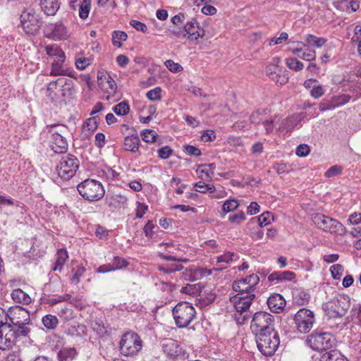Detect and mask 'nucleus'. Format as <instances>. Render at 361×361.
I'll use <instances>...</instances> for the list:
<instances>
[{
    "instance_id": "e2e57ef3",
    "label": "nucleus",
    "mask_w": 361,
    "mask_h": 361,
    "mask_svg": "<svg viewBox=\"0 0 361 361\" xmlns=\"http://www.w3.org/2000/svg\"><path fill=\"white\" fill-rule=\"evenodd\" d=\"M350 99V97L348 94H342L340 96H338L336 97H334L333 99V102L334 103V105H336L337 106L344 105L346 103H348Z\"/></svg>"
},
{
    "instance_id": "2f4dec72",
    "label": "nucleus",
    "mask_w": 361,
    "mask_h": 361,
    "mask_svg": "<svg viewBox=\"0 0 361 361\" xmlns=\"http://www.w3.org/2000/svg\"><path fill=\"white\" fill-rule=\"evenodd\" d=\"M298 44L302 45L304 47V51H302L301 55H298V57L307 61H312L316 59V51L314 49H310L307 44L301 42H298Z\"/></svg>"
},
{
    "instance_id": "7ed1b4c3",
    "label": "nucleus",
    "mask_w": 361,
    "mask_h": 361,
    "mask_svg": "<svg viewBox=\"0 0 361 361\" xmlns=\"http://www.w3.org/2000/svg\"><path fill=\"white\" fill-rule=\"evenodd\" d=\"M74 93L73 81L65 78L50 82L47 88V96L55 102L72 97Z\"/></svg>"
},
{
    "instance_id": "a18cd8bd",
    "label": "nucleus",
    "mask_w": 361,
    "mask_h": 361,
    "mask_svg": "<svg viewBox=\"0 0 361 361\" xmlns=\"http://www.w3.org/2000/svg\"><path fill=\"white\" fill-rule=\"evenodd\" d=\"M352 321L356 325L361 326V305L353 306L350 311Z\"/></svg>"
},
{
    "instance_id": "72a5a7b5",
    "label": "nucleus",
    "mask_w": 361,
    "mask_h": 361,
    "mask_svg": "<svg viewBox=\"0 0 361 361\" xmlns=\"http://www.w3.org/2000/svg\"><path fill=\"white\" fill-rule=\"evenodd\" d=\"M307 44L313 46L316 48L322 47L326 42V39L324 37H317L313 35H307L305 39Z\"/></svg>"
},
{
    "instance_id": "1a4fd4ad",
    "label": "nucleus",
    "mask_w": 361,
    "mask_h": 361,
    "mask_svg": "<svg viewBox=\"0 0 361 361\" xmlns=\"http://www.w3.org/2000/svg\"><path fill=\"white\" fill-rule=\"evenodd\" d=\"M20 25L25 33L35 35L39 30L42 21L33 8L25 9L20 16Z\"/></svg>"
},
{
    "instance_id": "4c0bfd02",
    "label": "nucleus",
    "mask_w": 361,
    "mask_h": 361,
    "mask_svg": "<svg viewBox=\"0 0 361 361\" xmlns=\"http://www.w3.org/2000/svg\"><path fill=\"white\" fill-rule=\"evenodd\" d=\"M280 121V118L275 116L273 118H270L269 119H265L262 122V125L264 127L265 131L267 134H270L273 132L274 128Z\"/></svg>"
},
{
    "instance_id": "774afa93",
    "label": "nucleus",
    "mask_w": 361,
    "mask_h": 361,
    "mask_svg": "<svg viewBox=\"0 0 361 361\" xmlns=\"http://www.w3.org/2000/svg\"><path fill=\"white\" fill-rule=\"evenodd\" d=\"M310 148L307 145L302 144L298 146L296 148L295 154L298 157H306L309 154Z\"/></svg>"
},
{
    "instance_id": "4468645a",
    "label": "nucleus",
    "mask_w": 361,
    "mask_h": 361,
    "mask_svg": "<svg viewBox=\"0 0 361 361\" xmlns=\"http://www.w3.org/2000/svg\"><path fill=\"white\" fill-rule=\"evenodd\" d=\"M274 317L267 312H257L255 313L251 322L250 328L257 335L259 333L274 330Z\"/></svg>"
},
{
    "instance_id": "864d4df0",
    "label": "nucleus",
    "mask_w": 361,
    "mask_h": 361,
    "mask_svg": "<svg viewBox=\"0 0 361 361\" xmlns=\"http://www.w3.org/2000/svg\"><path fill=\"white\" fill-rule=\"evenodd\" d=\"M147 97L151 101H158L161 99V89L159 87L148 91L146 94Z\"/></svg>"
},
{
    "instance_id": "6e6552de",
    "label": "nucleus",
    "mask_w": 361,
    "mask_h": 361,
    "mask_svg": "<svg viewBox=\"0 0 361 361\" xmlns=\"http://www.w3.org/2000/svg\"><path fill=\"white\" fill-rule=\"evenodd\" d=\"M173 316L176 326L179 328H185L194 320L196 311L189 302H180L173 307Z\"/></svg>"
},
{
    "instance_id": "a211bd4d",
    "label": "nucleus",
    "mask_w": 361,
    "mask_h": 361,
    "mask_svg": "<svg viewBox=\"0 0 361 361\" xmlns=\"http://www.w3.org/2000/svg\"><path fill=\"white\" fill-rule=\"evenodd\" d=\"M97 80L99 87L107 94L105 99L110 101L115 96L117 90L114 80L106 73L98 72Z\"/></svg>"
},
{
    "instance_id": "de8ad7c7",
    "label": "nucleus",
    "mask_w": 361,
    "mask_h": 361,
    "mask_svg": "<svg viewBox=\"0 0 361 361\" xmlns=\"http://www.w3.org/2000/svg\"><path fill=\"white\" fill-rule=\"evenodd\" d=\"M325 325L332 331L337 330L341 327V319H337L336 317H326Z\"/></svg>"
},
{
    "instance_id": "cd10ccee",
    "label": "nucleus",
    "mask_w": 361,
    "mask_h": 361,
    "mask_svg": "<svg viewBox=\"0 0 361 361\" xmlns=\"http://www.w3.org/2000/svg\"><path fill=\"white\" fill-rule=\"evenodd\" d=\"M68 258V252L65 249H59L56 253V259L52 270L54 271H61L63 267Z\"/></svg>"
},
{
    "instance_id": "49530a36",
    "label": "nucleus",
    "mask_w": 361,
    "mask_h": 361,
    "mask_svg": "<svg viewBox=\"0 0 361 361\" xmlns=\"http://www.w3.org/2000/svg\"><path fill=\"white\" fill-rule=\"evenodd\" d=\"M111 264V268L113 269V271H115V270L121 269L122 268L127 267L128 266L129 263L124 258L116 256V257H114V258L112 261V264Z\"/></svg>"
},
{
    "instance_id": "393cba45",
    "label": "nucleus",
    "mask_w": 361,
    "mask_h": 361,
    "mask_svg": "<svg viewBox=\"0 0 361 361\" xmlns=\"http://www.w3.org/2000/svg\"><path fill=\"white\" fill-rule=\"evenodd\" d=\"M140 140L137 134L128 135L124 139V148L126 150L136 152L138 151Z\"/></svg>"
},
{
    "instance_id": "8fccbe9b",
    "label": "nucleus",
    "mask_w": 361,
    "mask_h": 361,
    "mask_svg": "<svg viewBox=\"0 0 361 361\" xmlns=\"http://www.w3.org/2000/svg\"><path fill=\"white\" fill-rule=\"evenodd\" d=\"M59 315L64 321L68 322L75 317V314L72 309L64 307L59 312Z\"/></svg>"
},
{
    "instance_id": "c85d7f7f",
    "label": "nucleus",
    "mask_w": 361,
    "mask_h": 361,
    "mask_svg": "<svg viewBox=\"0 0 361 361\" xmlns=\"http://www.w3.org/2000/svg\"><path fill=\"white\" fill-rule=\"evenodd\" d=\"M77 355L74 348H64L61 349L57 355L59 361H72Z\"/></svg>"
},
{
    "instance_id": "79ce46f5",
    "label": "nucleus",
    "mask_w": 361,
    "mask_h": 361,
    "mask_svg": "<svg viewBox=\"0 0 361 361\" xmlns=\"http://www.w3.org/2000/svg\"><path fill=\"white\" fill-rule=\"evenodd\" d=\"M142 140L147 143H154L157 142L158 136L156 131L149 129H145L141 132Z\"/></svg>"
},
{
    "instance_id": "f704fd0d",
    "label": "nucleus",
    "mask_w": 361,
    "mask_h": 361,
    "mask_svg": "<svg viewBox=\"0 0 361 361\" xmlns=\"http://www.w3.org/2000/svg\"><path fill=\"white\" fill-rule=\"evenodd\" d=\"M42 323L47 329L54 330L59 324V319L54 315L47 314L42 317Z\"/></svg>"
},
{
    "instance_id": "39448f33",
    "label": "nucleus",
    "mask_w": 361,
    "mask_h": 361,
    "mask_svg": "<svg viewBox=\"0 0 361 361\" xmlns=\"http://www.w3.org/2000/svg\"><path fill=\"white\" fill-rule=\"evenodd\" d=\"M77 189L80 195L86 200L90 202L98 201L105 193L102 183L94 179H86L78 184Z\"/></svg>"
},
{
    "instance_id": "338daca9",
    "label": "nucleus",
    "mask_w": 361,
    "mask_h": 361,
    "mask_svg": "<svg viewBox=\"0 0 361 361\" xmlns=\"http://www.w3.org/2000/svg\"><path fill=\"white\" fill-rule=\"evenodd\" d=\"M342 171V168L341 166L338 165H334L329 168L326 172H325V176L327 178H331L336 176L338 174H340Z\"/></svg>"
},
{
    "instance_id": "20e7f679",
    "label": "nucleus",
    "mask_w": 361,
    "mask_h": 361,
    "mask_svg": "<svg viewBox=\"0 0 361 361\" xmlns=\"http://www.w3.org/2000/svg\"><path fill=\"white\" fill-rule=\"evenodd\" d=\"M255 298V294L234 295L231 298V301L233 303L236 310L234 317L238 324H243L250 318L251 313L249 309Z\"/></svg>"
},
{
    "instance_id": "a19ab883",
    "label": "nucleus",
    "mask_w": 361,
    "mask_h": 361,
    "mask_svg": "<svg viewBox=\"0 0 361 361\" xmlns=\"http://www.w3.org/2000/svg\"><path fill=\"white\" fill-rule=\"evenodd\" d=\"M45 51L47 55L49 56H56L57 59L64 57V52L57 45L52 44L48 45L45 47Z\"/></svg>"
},
{
    "instance_id": "0eeeda50",
    "label": "nucleus",
    "mask_w": 361,
    "mask_h": 361,
    "mask_svg": "<svg viewBox=\"0 0 361 361\" xmlns=\"http://www.w3.org/2000/svg\"><path fill=\"white\" fill-rule=\"evenodd\" d=\"M142 348V341L140 336L131 331L125 333L120 341L121 354L126 357L137 355Z\"/></svg>"
},
{
    "instance_id": "9b49d317",
    "label": "nucleus",
    "mask_w": 361,
    "mask_h": 361,
    "mask_svg": "<svg viewBox=\"0 0 361 361\" xmlns=\"http://www.w3.org/2000/svg\"><path fill=\"white\" fill-rule=\"evenodd\" d=\"M312 221L318 228L324 232L341 234L344 231V227L341 222L320 213L313 214Z\"/></svg>"
},
{
    "instance_id": "603ef678",
    "label": "nucleus",
    "mask_w": 361,
    "mask_h": 361,
    "mask_svg": "<svg viewBox=\"0 0 361 361\" xmlns=\"http://www.w3.org/2000/svg\"><path fill=\"white\" fill-rule=\"evenodd\" d=\"M99 121V117L97 116L87 118L84 124V127H86L88 130L94 131L98 127Z\"/></svg>"
},
{
    "instance_id": "f03ea898",
    "label": "nucleus",
    "mask_w": 361,
    "mask_h": 361,
    "mask_svg": "<svg viewBox=\"0 0 361 361\" xmlns=\"http://www.w3.org/2000/svg\"><path fill=\"white\" fill-rule=\"evenodd\" d=\"M47 133L50 135L49 145L51 149L56 153H64L68 149L66 137L69 134L68 128L63 124L55 123L46 126Z\"/></svg>"
},
{
    "instance_id": "2eb2a0df",
    "label": "nucleus",
    "mask_w": 361,
    "mask_h": 361,
    "mask_svg": "<svg viewBox=\"0 0 361 361\" xmlns=\"http://www.w3.org/2000/svg\"><path fill=\"white\" fill-rule=\"evenodd\" d=\"M294 322L298 332L307 334L312 329L315 322L314 314L311 310L302 308L295 314Z\"/></svg>"
},
{
    "instance_id": "ddd939ff",
    "label": "nucleus",
    "mask_w": 361,
    "mask_h": 361,
    "mask_svg": "<svg viewBox=\"0 0 361 361\" xmlns=\"http://www.w3.org/2000/svg\"><path fill=\"white\" fill-rule=\"evenodd\" d=\"M334 337L330 333L314 332L307 336L306 343L314 350H325L334 344Z\"/></svg>"
},
{
    "instance_id": "c756f323",
    "label": "nucleus",
    "mask_w": 361,
    "mask_h": 361,
    "mask_svg": "<svg viewBox=\"0 0 361 361\" xmlns=\"http://www.w3.org/2000/svg\"><path fill=\"white\" fill-rule=\"evenodd\" d=\"M320 361H348V360L338 350H331L324 353Z\"/></svg>"
},
{
    "instance_id": "052dcab7",
    "label": "nucleus",
    "mask_w": 361,
    "mask_h": 361,
    "mask_svg": "<svg viewBox=\"0 0 361 361\" xmlns=\"http://www.w3.org/2000/svg\"><path fill=\"white\" fill-rule=\"evenodd\" d=\"M272 219L271 214L270 212H264L258 217V223L260 226L268 225L271 223Z\"/></svg>"
},
{
    "instance_id": "5fc2aeb1",
    "label": "nucleus",
    "mask_w": 361,
    "mask_h": 361,
    "mask_svg": "<svg viewBox=\"0 0 361 361\" xmlns=\"http://www.w3.org/2000/svg\"><path fill=\"white\" fill-rule=\"evenodd\" d=\"M288 38V35L287 32H283L280 34L279 37H272L270 39L269 44V46H275L276 44H282L283 42L287 40Z\"/></svg>"
},
{
    "instance_id": "9d476101",
    "label": "nucleus",
    "mask_w": 361,
    "mask_h": 361,
    "mask_svg": "<svg viewBox=\"0 0 361 361\" xmlns=\"http://www.w3.org/2000/svg\"><path fill=\"white\" fill-rule=\"evenodd\" d=\"M23 337L11 324L0 319V349L9 350L16 345L18 338Z\"/></svg>"
},
{
    "instance_id": "a878e982",
    "label": "nucleus",
    "mask_w": 361,
    "mask_h": 361,
    "mask_svg": "<svg viewBox=\"0 0 361 361\" xmlns=\"http://www.w3.org/2000/svg\"><path fill=\"white\" fill-rule=\"evenodd\" d=\"M11 298L15 302L23 305H28L32 302L30 296L20 288L14 289L11 293Z\"/></svg>"
},
{
    "instance_id": "dca6fc26",
    "label": "nucleus",
    "mask_w": 361,
    "mask_h": 361,
    "mask_svg": "<svg viewBox=\"0 0 361 361\" xmlns=\"http://www.w3.org/2000/svg\"><path fill=\"white\" fill-rule=\"evenodd\" d=\"M259 282V276L256 274H251L245 279L234 281L233 283V289L237 293L235 295L254 294L253 291Z\"/></svg>"
},
{
    "instance_id": "5701e85b",
    "label": "nucleus",
    "mask_w": 361,
    "mask_h": 361,
    "mask_svg": "<svg viewBox=\"0 0 361 361\" xmlns=\"http://www.w3.org/2000/svg\"><path fill=\"white\" fill-rule=\"evenodd\" d=\"M65 56L57 59L52 63L50 75H71V71L63 66Z\"/></svg>"
},
{
    "instance_id": "37998d69",
    "label": "nucleus",
    "mask_w": 361,
    "mask_h": 361,
    "mask_svg": "<svg viewBox=\"0 0 361 361\" xmlns=\"http://www.w3.org/2000/svg\"><path fill=\"white\" fill-rule=\"evenodd\" d=\"M114 112L118 116H125L129 113L130 107L126 102H121L113 107Z\"/></svg>"
},
{
    "instance_id": "f3484780",
    "label": "nucleus",
    "mask_w": 361,
    "mask_h": 361,
    "mask_svg": "<svg viewBox=\"0 0 361 361\" xmlns=\"http://www.w3.org/2000/svg\"><path fill=\"white\" fill-rule=\"evenodd\" d=\"M162 349L167 357L171 360H183L185 358V353L178 341L172 338H166L163 341Z\"/></svg>"
},
{
    "instance_id": "f8f14e48",
    "label": "nucleus",
    "mask_w": 361,
    "mask_h": 361,
    "mask_svg": "<svg viewBox=\"0 0 361 361\" xmlns=\"http://www.w3.org/2000/svg\"><path fill=\"white\" fill-rule=\"evenodd\" d=\"M78 167V159L73 155L66 154L61 157L56 171L61 178L67 180L74 176Z\"/></svg>"
},
{
    "instance_id": "6ab92c4d",
    "label": "nucleus",
    "mask_w": 361,
    "mask_h": 361,
    "mask_svg": "<svg viewBox=\"0 0 361 361\" xmlns=\"http://www.w3.org/2000/svg\"><path fill=\"white\" fill-rule=\"evenodd\" d=\"M185 32L183 37H186L190 40H197L204 36L205 32L204 29L200 27L198 23L195 20L188 22L184 26Z\"/></svg>"
},
{
    "instance_id": "13d9d810",
    "label": "nucleus",
    "mask_w": 361,
    "mask_h": 361,
    "mask_svg": "<svg viewBox=\"0 0 361 361\" xmlns=\"http://www.w3.org/2000/svg\"><path fill=\"white\" fill-rule=\"evenodd\" d=\"M165 66L173 73H178L183 71V67L179 63H175L173 61L170 59L165 62Z\"/></svg>"
},
{
    "instance_id": "09e8293b",
    "label": "nucleus",
    "mask_w": 361,
    "mask_h": 361,
    "mask_svg": "<svg viewBox=\"0 0 361 361\" xmlns=\"http://www.w3.org/2000/svg\"><path fill=\"white\" fill-rule=\"evenodd\" d=\"M286 64L290 69L295 71H300L304 67L303 63L295 58H288Z\"/></svg>"
},
{
    "instance_id": "bb28decb",
    "label": "nucleus",
    "mask_w": 361,
    "mask_h": 361,
    "mask_svg": "<svg viewBox=\"0 0 361 361\" xmlns=\"http://www.w3.org/2000/svg\"><path fill=\"white\" fill-rule=\"evenodd\" d=\"M66 333L72 337H82L86 335V326L84 324L75 323L67 327Z\"/></svg>"
},
{
    "instance_id": "69168bd1",
    "label": "nucleus",
    "mask_w": 361,
    "mask_h": 361,
    "mask_svg": "<svg viewBox=\"0 0 361 361\" xmlns=\"http://www.w3.org/2000/svg\"><path fill=\"white\" fill-rule=\"evenodd\" d=\"M263 113L261 112L260 111H255L253 112L250 117V120L251 121L252 123H254V124H259L261 122L262 123L263 121H264L265 119L263 118Z\"/></svg>"
},
{
    "instance_id": "7c9ffc66",
    "label": "nucleus",
    "mask_w": 361,
    "mask_h": 361,
    "mask_svg": "<svg viewBox=\"0 0 361 361\" xmlns=\"http://www.w3.org/2000/svg\"><path fill=\"white\" fill-rule=\"evenodd\" d=\"M42 8L47 16H54L59 8L56 1L46 0L42 3Z\"/></svg>"
},
{
    "instance_id": "c03bdc74",
    "label": "nucleus",
    "mask_w": 361,
    "mask_h": 361,
    "mask_svg": "<svg viewBox=\"0 0 361 361\" xmlns=\"http://www.w3.org/2000/svg\"><path fill=\"white\" fill-rule=\"evenodd\" d=\"M195 188H196V191L202 193H204L206 192H209V193H213L215 192L216 188L214 185L210 184H206L202 181H199L195 184Z\"/></svg>"
},
{
    "instance_id": "aec40b11",
    "label": "nucleus",
    "mask_w": 361,
    "mask_h": 361,
    "mask_svg": "<svg viewBox=\"0 0 361 361\" xmlns=\"http://www.w3.org/2000/svg\"><path fill=\"white\" fill-rule=\"evenodd\" d=\"M267 302L270 310L274 313H280L282 312L286 305L285 299L279 293L271 295L268 298Z\"/></svg>"
},
{
    "instance_id": "412c9836",
    "label": "nucleus",
    "mask_w": 361,
    "mask_h": 361,
    "mask_svg": "<svg viewBox=\"0 0 361 361\" xmlns=\"http://www.w3.org/2000/svg\"><path fill=\"white\" fill-rule=\"evenodd\" d=\"M48 30H50L48 37L54 40L66 39L68 36L66 27L61 23L50 25Z\"/></svg>"
},
{
    "instance_id": "c9c22d12",
    "label": "nucleus",
    "mask_w": 361,
    "mask_h": 361,
    "mask_svg": "<svg viewBox=\"0 0 361 361\" xmlns=\"http://www.w3.org/2000/svg\"><path fill=\"white\" fill-rule=\"evenodd\" d=\"M294 299L298 305H305L309 302L310 295L304 290H298L294 294Z\"/></svg>"
},
{
    "instance_id": "680f3d73",
    "label": "nucleus",
    "mask_w": 361,
    "mask_h": 361,
    "mask_svg": "<svg viewBox=\"0 0 361 361\" xmlns=\"http://www.w3.org/2000/svg\"><path fill=\"white\" fill-rule=\"evenodd\" d=\"M158 157L162 159L169 158L173 153L172 149L169 146H164L160 148L158 151Z\"/></svg>"
},
{
    "instance_id": "e433bc0d",
    "label": "nucleus",
    "mask_w": 361,
    "mask_h": 361,
    "mask_svg": "<svg viewBox=\"0 0 361 361\" xmlns=\"http://www.w3.org/2000/svg\"><path fill=\"white\" fill-rule=\"evenodd\" d=\"M234 257H235V255L233 252H224L222 255L216 257V263L220 264V269H224L226 267L224 264H228L233 262Z\"/></svg>"
},
{
    "instance_id": "3c124183",
    "label": "nucleus",
    "mask_w": 361,
    "mask_h": 361,
    "mask_svg": "<svg viewBox=\"0 0 361 361\" xmlns=\"http://www.w3.org/2000/svg\"><path fill=\"white\" fill-rule=\"evenodd\" d=\"M238 206L239 204L235 199L228 200L224 203L222 210L225 213L231 212L236 209Z\"/></svg>"
},
{
    "instance_id": "ea45409f",
    "label": "nucleus",
    "mask_w": 361,
    "mask_h": 361,
    "mask_svg": "<svg viewBox=\"0 0 361 361\" xmlns=\"http://www.w3.org/2000/svg\"><path fill=\"white\" fill-rule=\"evenodd\" d=\"M128 35L125 32L123 31H114L112 33V43L114 46L121 47L122 44L121 41H126Z\"/></svg>"
},
{
    "instance_id": "bf43d9fd",
    "label": "nucleus",
    "mask_w": 361,
    "mask_h": 361,
    "mask_svg": "<svg viewBox=\"0 0 361 361\" xmlns=\"http://www.w3.org/2000/svg\"><path fill=\"white\" fill-rule=\"evenodd\" d=\"M183 267L180 264H174L171 266H159V269L165 274H171L175 271H180Z\"/></svg>"
},
{
    "instance_id": "6e6d98bb",
    "label": "nucleus",
    "mask_w": 361,
    "mask_h": 361,
    "mask_svg": "<svg viewBox=\"0 0 361 361\" xmlns=\"http://www.w3.org/2000/svg\"><path fill=\"white\" fill-rule=\"evenodd\" d=\"M330 271L332 277L334 279H338L343 272V267L341 264H336L331 267Z\"/></svg>"
},
{
    "instance_id": "473e14b6",
    "label": "nucleus",
    "mask_w": 361,
    "mask_h": 361,
    "mask_svg": "<svg viewBox=\"0 0 361 361\" xmlns=\"http://www.w3.org/2000/svg\"><path fill=\"white\" fill-rule=\"evenodd\" d=\"M78 6V15L81 19H86L90 13L91 8V0H83L79 1Z\"/></svg>"
},
{
    "instance_id": "f257e3e1",
    "label": "nucleus",
    "mask_w": 361,
    "mask_h": 361,
    "mask_svg": "<svg viewBox=\"0 0 361 361\" xmlns=\"http://www.w3.org/2000/svg\"><path fill=\"white\" fill-rule=\"evenodd\" d=\"M0 319L6 322L9 320L8 324L23 337L27 336L30 332V329L27 326L30 320V313L20 306L11 307L6 312L0 308Z\"/></svg>"
},
{
    "instance_id": "0e129e2a",
    "label": "nucleus",
    "mask_w": 361,
    "mask_h": 361,
    "mask_svg": "<svg viewBox=\"0 0 361 361\" xmlns=\"http://www.w3.org/2000/svg\"><path fill=\"white\" fill-rule=\"evenodd\" d=\"M184 151L189 155L198 157L201 155V151L197 147L190 145H183Z\"/></svg>"
},
{
    "instance_id": "423d86ee",
    "label": "nucleus",
    "mask_w": 361,
    "mask_h": 361,
    "mask_svg": "<svg viewBox=\"0 0 361 361\" xmlns=\"http://www.w3.org/2000/svg\"><path fill=\"white\" fill-rule=\"evenodd\" d=\"M256 342L259 350L266 356L272 355L279 345V336L275 330L259 333L256 335Z\"/></svg>"
},
{
    "instance_id": "4d7b16f0",
    "label": "nucleus",
    "mask_w": 361,
    "mask_h": 361,
    "mask_svg": "<svg viewBox=\"0 0 361 361\" xmlns=\"http://www.w3.org/2000/svg\"><path fill=\"white\" fill-rule=\"evenodd\" d=\"M271 80L278 85H284L288 80V73H286V71H281V72L276 74V77L271 78Z\"/></svg>"
},
{
    "instance_id": "58836bf2",
    "label": "nucleus",
    "mask_w": 361,
    "mask_h": 361,
    "mask_svg": "<svg viewBox=\"0 0 361 361\" xmlns=\"http://www.w3.org/2000/svg\"><path fill=\"white\" fill-rule=\"evenodd\" d=\"M336 300L337 302V305H339L341 312L344 316L350 306V298L347 295H341L336 298Z\"/></svg>"
},
{
    "instance_id": "4be33fe9",
    "label": "nucleus",
    "mask_w": 361,
    "mask_h": 361,
    "mask_svg": "<svg viewBox=\"0 0 361 361\" xmlns=\"http://www.w3.org/2000/svg\"><path fill=\"white\" fill-rule=\"evenodd\" d=\"M323 309L325 312V317H336L341 319L343 317L341 312L339 305H337L336 299L331 300L324 305Z\"/></svg>"
},
{
    "instance_id": "b1692460",
    "label": "nucleus",
    "mask_w": 361,
    "mask_h": 361,
    "mask_svg": "<svg viewBox=\"0 0 361 361\" xmlns=\"http://www.w3.org/2000/svg\"><path fill=\"white\" fill-rule=\"evenodd\" d=\"M295 278V274L290 271H275L268 276L269 281H276L277 282L290 281Z\"/></svg>"
}]
</instances>
